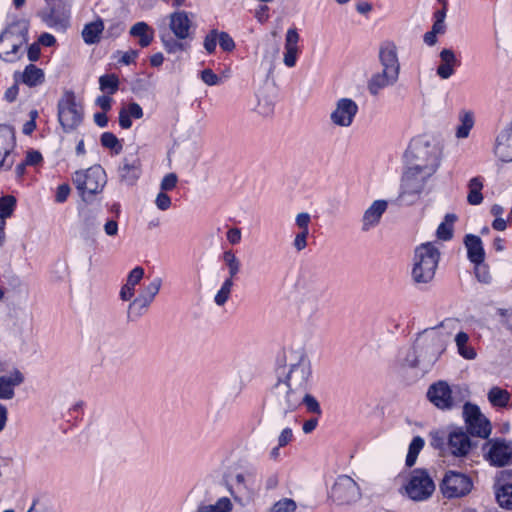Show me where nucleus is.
<instances>
[{
    "label": "nucleus",
    "mask_w": 512,
    "mask_h": 512,
    "mask_svg": "<svg viewBox=\"0 0 512 512\" xmlns=\"http://www.w3.org/2000/svg\"><path fill=\"white\" fill-rule=\"evenodd\" d=\"M29 28L30 22L27 19H14L9 23L2 34H6V37L13 43L20 51H23V46L28 44L29 41Z\"/></svg>",
    "instance_id": "obj_18"
},
{
    "label": "nucleus",
    "mask_w": 512,
    "mask_h": 512,
    "mask_svg": "<svg viewBox=\"0 0 512 512\" xmlns=\"http://www.w3.org/2000/svg\"><path fill=\"white\" fill-rule=\"evenodd\" d=\"M483 458L494 467H505L512 464V442L505 438H492L482 446Z\"/></svg>",
    "instance_id": "obj_10"
},
{
    "label": "nucleus",
    "mask_w": 512,
    "mask_h": 512,
    "mask_svg": "<svg viewBox=\"0 0 512 512\" xmlns=\"http://www.w3.org/2000/svg\"><path fill=\"white\" fill-rule=\"evenodd\" d=\"M302 404L305 405L308 412L314 413L317 415L322 414V410H321L319 402L313 395L308 394L307 391L303 393Z\"/></svg>",
    "instance_id": "obj_47"
},
{
    "label": "nucleus",
    "mask_w": 512,
    "mask_h": 512,
    "mask_svg": "<svg viewBox=\"0 0 512 512\" xmlns=\"http://www.w3.org/2000/svg\"><path fill=\"white\" fill-rule=\"evenodd\" d=\"M104 30V22L102 19L86 24L82 30V38L86 44L92 45L100 41V35Z\"/></svg>",
    "instance_id": "obj_34"
},
{
    "label": "nucleus",
    "mask_w": 512,
    "mask_h": 512,
    "mask_svg": "<svg viewBox=\"0 0 512 512\" xmlns=\"http://www.w3.org/2000/svg\"><path fill=\"white\" fill-rule=\"evenodd\" d=\"M72 181L83 201L89 202L92 196L103 190L107 179L104 169L100 165H94L86 170L76 171Z\"/></svg>",
    "instance_id": "obj_6"
},
{
    "label": "nucleus",
    "mask_w": 512,
    "mask_h": 512,
    "mask_svg": "<svg viewBox=\"0 0 512 512\" xmlns=\"http://www.w3.org/2000/svg\"><path fill=\"white\" fill-rule=\"evenodd\" d=\"M311 223V215L307 212L298 213L295 217V225L300 231L309 232V224Z\"/></svg>",
    "instance_id": "obj_56"
},
{
    "label": "nucleus",
    "mask_w": 512,
    "mask_h": 512,
    "mask_svg": "<svg viewBox=\"0 0 512 512\" xmlns=\"http://www.w3.org/2000/svg\"><path fill=\"white\" fill-rule=\"evenodd\" d=\"M299 34L295 28L287 30L285 37V53L283 62L284 64L292 68L296 65L298 48Z\"/></svg>",
    "instance_id": "obj_27"
},
{
    "label": "nucleus",
    "mask_w": 512,
    "mask_h": 512,
    "mask_svg": "<svg viewBox=\"0 0 512 512\" xmlns=\"http://www.w3.org/2000/svg\"><path fill=\"white\" fill-rule=\"evenodd\" d=\"M495 155L503 162L512 161V133L510 129H502L496 137Z\"/></svg>",
    "instance_id": "obj_24"
},
{
    "label": "nucleus",
    "mask_w": 512,
    "mask_h": 512,
    "mask_svg": "<svg viewBox=\"0 0 512 512\" xmlns=\"http://www.w3.org/2000/svg\"><path fill=\"white\" fill-rule=\"evenodd\" d=\"M309 233L310 232L308 231H299V233L295 235L292 245L297 252H300L307 247V238Z\"/></svg>",
    "instance_id": "obj_53"
},
{
    "label": "nucleus",
    "mask_w": 512,
    "mask_h": 512,
    "mask_svg": "<svg viewBox=\"0 0 512 512\" xmlns=\"http://www.w3.org/2000/svg\"><path fill=\"white\" fill-rule=\"evenodd\" d=\"M25 381L24 374L13 368L8 374L0 376V400H12L15 397V388Z\"/></svg>",
    "instance_id": "obj_20"
},
{
    "label": "nucleus",
    "mask_w": 512,
    "mask_h": 512,
    "mask_svg": "<svg viewBox=\"0 0 512 512\" xmlns=\"http://www.w3.org/2000/svg\"><path fill=\"white\" fill-rule=\"evenodd\" d=\"M440 252L431 242L416 247L413 258L412 279L416 284H427L435 276Z\"/></svg>",
    "instance_id": "obj_5"
},
{
    "label": "nucleus",
    "mask_w": 512,
    "mask_h": 512,
    "mask_svg": "<svg viewBox=\"0 0 512 512\" xmlns=\"http://www.w3.org/2000/svg\"><path fill=\"white\" fill-rule=\"evenodd\" d=\"M440 62L436 68V75L442 79H449L454 75L456 68L461 65L455 52L450 48H444L439 53Z\"/></svg>",
    "instance_id": "obj_21"
},
{
    "label": "nucleus",
    "mask_w": 512,
    "mask_h": 512,
    "mask_svg": "<svg viewBox=\"0 0 512 512\" xmlns=\"http://www.w3.org/2000/svg\"><path fill=\"white\" fill-rule=\"evenodd\" d=\"M15 82H21L28 87H36L41 85L45 80V75L42 69L34 64H29L25 67L22 73H14Z\"/></svg>",
    "instance_id": "obj_26"
},
{
    "label": "nucleus",
    "mask_w": 512,
    "mask_h": 512,
    "mask_svg": "<svg viewBox=\"0 0 512 512\" xmlns=\"http://www.w3.org/2000/svg\"><path fill=\"white\" fill-rule=\"evenodd\" d=\"M423 446H424L423 438H421L420 436H416L412 439V441L409 445L408 452L418 457Z\"/></svg>",
    "instance_id": "obj_61"
},
{
    "label": "nucleus",
    "mask_w": 512,
    "mask_h": 512,
    "mask_svg": "<svg viewBox=\"0 0 512 512\" xmlns=\"http://www.w3.org/2000/svg\"><path fill=\"white\" fill-rule=\"evenodd\" d=\"M416 163L407 167L401 179V189L397 201L401 205L417 202L424 191L427 180L440 165V150L425 142L413 148Z\"/></svg>",
    "instance_id": "obj_1"
},
{
    "label": "nucleus",
    "mask_w": 512,
    "mask_h": 512,
    "mask_svg": "<svg viewBox=\"0 0 512 512\" xmlns=\"http://www.w3.org/2000/svg\"><path fill=\"white\" fill-rule=\"evenodd\" d=\"M41 54V48L39 43H32L27 47V57L31 62H35L39 59Z\"/></svg>",
    "instance_id": "obj_62"
},
{
    "label": "nucleus",
    "mask_w": 512,
    "mask_h": 512,
    "mask_svg": "<svg viewBox=\"0 0 512 512\" xmlns=\"http://www.w3.org/2000/svg\"><path fill=\"white\" fill-rule=\"evenodd\" d=\"M151 302L140 294L129 304L127 317L130 321L139 319L144 313H146Z\"/></svg>",
    "instance_id": "obj_35"
},
{
    "label": "nucleus",
    "mask_w": 512,
    "mask_h": 512,
    "mask_svg": "<svg viewBox=\"0 0 512 512\" xmlns=\"http://www.w3.org/2000/svg\"><path fill=\"white\" fill-rule=\"evenodd\" d=\"M296 507L294 500L284 498L273 505L271 512H294Z\"/></svg>",
    "instance_id": "obj_51"
},
{
    "label": "nucleus",
    "mask_w": 512,
    "mask_h": 512,
    "mask_svg": "<svg viewBox=\"0 0 512 512\" xmlns=\"http://www.w3.org/2000/svg\"><path fill=\"white\" fill-rule=\"evenodd\" d=\"M100 142L103 147L112 150L116 155L122 151L123 146L121 142L112 132H104L100 137Z\"/></svg>",
    "instance_id": "obj_43"
},
{
    "label": "nucleus",
    "mask_w": 512,
    "mask_h": 512,
    "mask_svg": "<svg viewBox=\"0 0 512 512\" xmlns=\"http://www.w3.org/2000/svg\"><path fill=\"white\" fill-rule=\"evenodd\" d=\"M58 121L64 130L69 133L74 131L83 121V106L77 102L73 91H65L57 104Z\"/></svg>",
    "instance_id": "obj_8"
},
{
    "label": "nucleus",
    "mask_w": 512,
    "mask_h": 512,
    "mask_svg": "<svg viewBox=\"0 0 512 512\" xmlns=\"http://www.w3.org/2000/svg\"><path fill=\"white\" fill-rule=\"evenodd\" d=\"M23 51H20L10 40L6 34H0V58L5 62H16L23 56Z\"/></svg>",
    "instance_id": "obj_33"
},
{
    "label": "nucleus",
    "mask_w": 512,
    "mask_h": 512,
    "mask_svg": "<svg viewBox=\"0 0 512 512\" xmlns=\"http://www.w3.org/2000/svg\"><path fill=\"white\" fill-rule=\"evenodd\" d=\"M427 398L440 410H451L456 405L453 391L446 381H438L430 385Z\"/></svg>",
    "instance_id": "obj_16"
},
{
    "label": "nucleus",
    "mask_w": 512,
    "mask_h": 512,
    "mask_svg": "<svg viewBox=\"0 0 512 512\" xmlns=\"http://www.w3.org/2000/svg\"><path fill=\"white\" fill-rule=\"evenodd\" d=\"M171 198L168 196L165 191H162L158 193L155 199V204L157 208L161 211H166L171 206Z\"/></svg>",
    "instance_id": "obj_58"
},
{
    "label": "nucleus",
    "mask_w": 512,
    "mask_h": 512,
    "mask_svg": "<svg viewBox=\"0 0 512 512\" xmlns=\"http://www.w3.org/2000/svg\"><path fill=\"white\" fill-rule=\"evenodd\" d=\"M223 260L228 268L229 276L226 279L234 280V277L240 272L241 262L236 257L232 250H227L223 253Z\"/></svg>",
    "instance_id": "obj_41"
},
{
    "label": "nucleus",
    "mask_w": 512,
    "mask_h": 512,
    "mask_svg": "<svg viewBox=\"0 0 512 512\" xmlns=\"http://www.w3.org/2000/svg\"><path fill=\"white\" fill-rule=\"evenodd\" d=\"M487 398L493 407L506 408L509 405L510 393L505 389L494 386L488 391Z\"/></svg>",
    "instance_id": "obj_36"
},
{
    "label": "nucleus",
    "mask_w": 512,
    "mask_h": 512,
    "mask_svg": "<svg viewBox=\"0 0 512 512\" xmlns=\"http://www.w3.org/2000/svg\"><path fill=\"white\" fill-rule=\"evenodd\" d=\"M398 74L388 70H382L374 74L368 83V90L372 95H377L379 91L389 85H393L398 80Z\"/></svg>",
    "instance_id": "obj_29"
},
{
    "label": "nucleus",
    "mask_w": 512,
    "mask_h": 512,
    "mask_svg": "<svg viewBox=\"0 0 512 512\" xmlns=\"http://www.w3.org/2000/svg\"><path fill=\"white\" fill-rule=\"evenodd\" d=\"M43 160L42 154L36 150H30L26 154L25 164L29 166L38 165Z\"/></svg>",
    "instance_id": "obj_60"
},
{
    "label": "nucleus",
    "mask_w": 512,
    "mask_h": 512,
    "mask_svg": "<svg viewBox=\"0 0 512 512\" xmlns=\"http://www.w3.org/2000/svg\"><path fill=\"white\" fill-rule=\"evenodd\" d=\"M303 392L276 379L269 393L270 405L279 413L287 415L300 407Z\"/></svg>",
    "instance_id": "obj_7"
},
{
    "label": "nucleus",
    "mask_w": 512,
    "mask_h": 512,
    "mask_svg": "<svg viewBox=\"0 0 512 512\" xmlns=\"http://www.w3.org/2000/svg\"><path fill=\"white\" fill-rule=\"evenodd\" d=\"M143 115L142 107L136 102H131L120 110L119 125L122 129H129L132 126L131 118L141 119Z\"/></svg>",
    "instance_id": "obj_31"
},
{
    "label": "nucleus",
    "mask_w": 512,
    "mask_h": 512,
    "mask_svg": "<svg viewBox=\"0 0 512 512\" xmlns=\"http://www.w3.org/2000/svg\"><path fill=\"white\" fill-rule=\"evenodd\" d=\"M217 38H219L218 30L212 29L204 38L203 46L208 54H213L217 46Z\"/></svg>",
    "instance_id": "obj_50"
},
{
    "label": "nucleus",
    "mask_w": 512,
    "mask_h": 512,
    "mask_svg": "<svg viewBox=\"0 0 512 512\" xmlns=\"http://www.w3.org/2000/svg\"><path fill=\"white\" fill-rule=\"evenodd\" d=\"M358 105L351 98H340L330 114L331 122L338 127H350L358 113Z\"/></svg>",
    "instance_id": "obj_15"
},
{
    "label": "nucleus",
    "mask_w": 512,
    "mask_h": 512,
    "mask_svg": "<svg viewBox=\"0 0 512 512\" xmlns=\"http://www.w3.org/2000/svg\"><path fill=\"white\" fill-rule=\"evenodd\" d=\"M16 146V138L14 128L7 124H0V157L9 156Z\"/></svg>",
    "instance_id": "obj_30"
},
{
    "label": "nucleus",
    "mask_w": 512,
    "mask_h": 512,
    "mask_svg": "<svg viewBox=\"0 0 512 512\" xmlns=\"http://www.w3.org/2000/svg\"><path fill=\"white\" fill-rule=\"evenodd\" d=\"M50 280L53 283H62L69 277V266L64 260H57L52 265L50 272Z\"/></svg>",
    "instance_id": "obj_39"
},
{
    "label": "nucleus",
    "mask_w": 512,
    "mask_h": 512,
    "mask_svg": "<svg viewBox=\"0 0 512 512\" xmlns=\"http://www.w3.org/2000/svg\"><path fill=\"white\" fill-rule=\"evenodd\" d=\"M120 183L134 186L142 174V165L136 155L125 156L117 169Z\"/></svg>",
    "instance_id": "obj_17"
},
{
    "label": "nucleus",
    "mask_w": 512,
    "mask_h": 512,
    "mask_svg": "<svg viewBox=\"0 0 512 512\" xmlns=\"http://www.w3.org/2000/svg\"><path fill=\"white\" fill-rule=\"evenodd\" d=\"M70 186L66 183L64 184H61L57 187V190H56V195H55V202L57 203H64L69 194H70Z\"/></svg>",
    "instance_id": "obj_59"
},
{
    "label": "nucleus",
    "mask_w": 512,
    "mask_h": 512,
    "mask_svg": "<svg viewBox=\"0 0 512 512\" xmlns=\"http://www.w3.org/2000/svg\"><path fill=\"white\" fill-rule=\"evenodd\" d=\"M388 208V203L385 200H375L364 212L362 216V232H368L376 227Z\"/></svg>",
    "instance_id": "obj_22"
},
{
    "label": "nucleus",
    "mask_w": 512,
    "mask_h": 512,
    "mask_svg": "<svg viewBox=\"0 0 512 512\" xmlns=\"http://www.w3.org/2000/svg\"><path fill=\"white\" fill-rule=\"evenodd\" d=\"M138 55H139V52L137 50H129L122 54V56L118 60V62L121 64H124V65H130L132 63H135Z\"/></svg>",
    "instance_id": "obj_64"
},
{
    "label": "nucleus",
    "mask_w": 512,
    "mask_h": 512,
    "mask_svg": "<svg viewBox=\"0 0 512 512\" xmlns=\"http://www.w3.org/2000/svg\"><path fill=\"white\" fill-rule=\"evenodd\" d=\"M234 281L231 279H225L214 297V301L218 306H223L229 299Z\"/></svg>",
    "instance_id": "obj_44"
},
{
    "label": "nucleus",
    "mask_w": 512,
    "mask_h": 512,
    "mask_svg": "<svg viewBox=\"0 0 512 512\" xmlns=\"http://www.w3.org/2000/svg\"><path fill=\"white\" fill-rule=\"evenodd\" d=\"M464 245L467 250V258L473 264H482L485 259V250L482 240L474 234H467L464 237Z\"/></svg>",
    "instance_id": "obj_25"
},
{
    "label": "nucleus",
    "mask_w": 512,
    "mask_h": 512,
    "mask_svg": "<svg viewBox=\"0 0 512 512\" xmlns=\"http://www.w3.org/2000/svg\"><path fill=\"white\" fill-rule=\"evenodd\" d=\"M201 80L208 86H215L220 84L221 79L211 69L207 68L200 73Z\"/></svg>",
    "instance_id": "obj_52"
},
{
    "label": "nucleus",
    "mask_w": 512,
    "mask_h": 512,
    "mask_svg": "<svg viewBox=\"0 0 512 512\" xmlns=\"http://www.w3.org/2000/svg\"><path fill=\"white\" fill-rule=\"evenodd\" d=\"M360 496L358 484L348 475H340L331 489V497L338 504H350Z\"/></svg>",
    "instance_id": "obj_14"
},
{
    "label": "nucleus",
    "mask_w": 512,
    "mask_h": 512,
    "mask_svg": "<svg viewBox=\"0 0 512 512\" xmlns=\"http://www.w3.org/2000/svg\"><path fill=\"white\" fill-rule=\"evenodd\" d=\"M144 276V269L141 266H136L133 268L128 276L125 285L133 288L135 290L136 285L142 280Z\"/></svg>",
    "instance_id": "obj_49"
},
{
    "label": "nucleus",
    "mask_w": 512,
    "mask_h": 512,
    "mask_svg": "<svg viewBox=\"0 0 512 512\" xmlns=\"http://www.w3.org/2000/svg\"><path fill=\"white\" fill-rule=\"evenodd\" d=\"M475 265V276L479 282L488 284L491 281V276L486 265L482 264H474Z\"/></svg>",
    "instance_id": "obj_55"
},
{
    "label": "nucleus",
    "mask_w": 512,
    "mask_h": 512,
    "mask_svg": "<svg viewBox=\"0 0 512 512\" xmlns=\"http://www.w3.org/2000/svg\"><path fill=\"white\" fill-rule=\"evenodd\" d=\"M293 439V432L291 428H284L279 437H278V445L279 447H284L289 444Z\"/></svg>",
    "instance_id": "obj_63"
},
{
    "label": "nucleus",
    "mask_w": 512,
    "mask_h": 512,
    "mask_svg": "<svg viewBox=\"0 0 512 512\" xmlns=\"http://www.w3.org/2000/svg\"><path fill=\"white\" fill-rule=\"evenodd\" d=\"M469 192L467 195V201L471 205H479L483 201L482 188L483 182L480 177H474L469 181L468 184Z\"/></svg>",
    "instance_id": "obj_38"
},
{
    "label": "nucleus",
    "mask_w": 512,
    "mask_h": 512,
    "mask_svg": "<svg viewBox=\"0 0 512 512\" xmlns=\"http://www.w3.org/2000/svg\"><path fill=\"white\" fill-rule=\"evenodd\" d=\"M512 470H503L495 484V496L500 507L512 510Z\"/></svg>",
    "instance_id": "obj_19"
},
{
    "label": "nucleus",
    "mask_w": 512,
    "mask_h": 512,
    "mask_svg": "<svg viewBox=\"0 0 512 512\" xmlns=\"http://www.w3.org/2000/svg\"><path fill=\"white\" fill-rule=\"evenodd\" d=\"M457 320L447 318L440 324L420 332L404 361L411 368L428 371L446 350Z\"/></svg>",
    "instance_id": "obj_2"
},
{
    "label": "nucleus",
    "mask_w": 512,
    "mask_h": 512,
    "mask_svg": "<svg viewBox=\"0 0 512 512\" xmlns=\"http://www.w3.org/2000/svg\"><path fill=\"white\" fill-rule=\"evenodd\" d=\"M430 445L439 450L442 456L466 457L471 449L476 446L469 434L463 428H455L449 433L433 431L430 433Z\"/></svg>",
    "instance_id": "obj_4"
},
{
    "label": "nucleus",
    "mask_w": 512,
    "mask_h": 512,
    "mask_svg": "<svg viewBox=\"0 0 512 512\" xmlns=\"http://www.w3.org/2000/svg\"><path fill=\"white\" fill-rule=\"evenodd\" d=\"M287 365L275 369L276 379L287 383L301 392L308 390L311 378V363L308 356L301 350L290 351L286 356Z\"/></svg>",
    "instance_id": "obj_3"
},
{
    "label": "nucleus",
    "mask_w": 512,
    "mask_h": 512,
    "mask_svg": "<svg viewBox=\"0 0 512 512\" xmlns=\"http://www.w3.org/2000/svg\"><path fill=\"white\" fill-rule=\"evenodd\" d=\"M463 418L467 433L474 437L488 439L492 432L490 420L481 412L478 405L466 402L463 406Z\"/></svg>",
    "instance_id": "obj_11"
},
{
    "label": "nucleus",
    "mask_w": 512,
    "mask_h": 512,
    "mask_svg": "<svg viewBox=\"0 0 512 512\" xmlns=\"http://www.w3.org/2000/svg\"><path fill=\"white\" fill-rule=\"evenodd\" d=\"M100 89L109 95L115 94L119 89V79L115 74H105L99 78Z\"/></svg>",
    "instance_id": "obj_42"
},
{
    "label": "nucleus",
    "mask_w": 512,
    "mask_h": 512,
    "mask_svg": "<svg viewBox=\"0 0 512 512\" xmlns=\"http://www.w3.org/2000/svg\"><path fill=\"white\" fill-rule=\"evenodd\" d=\"M132 37L139 38V45L142 48L148 47L154 39V30L146 22L135 23L129 31Z\"/></svg>",
    "instance_id": "obj_32"
},
{
    "label": "nucleus",
    "mask_w": 512,
    "mask_h": 512,
    "mask_svg": "<svg viewBox=\"0 0 512 512\" xmlns=\"http://www.w3.org/2000/svg\"><path fill=\"white\" fill-rule=\"evenodd\" d=\"M170 29L178 39L189 36L191 21L185 11L174 12L170 15Z\"/></svg>",
    "instance_id": "obj_28"
},
{
    "label": "nucleus",
    "mask_w": 512,
    "mask_h": 512,
    "mask_svg": "<svg viewBox=\"0 0 512 512\" xmlns=\"http://www.w3.org/2000/svg\"><path fill=\"white\" fill-rule=\"evenodd\" d=\"M161 286L162 279L160 277H155L148 285L144 287L140 295L152 303L155 296L159 293Z\"/></svg>",
    "instance_id": "obj_45"
},
{
    "label": "nucleus",
    "mask_w": 512,
    "mask_h": 512,
    "mask_svg": "<svg viewBox=\"0 0 512 512\" xmlns=\"http://www.w3.org/2000/svg\"><path fill=\"white\" fill-rule=\"evenodd\" d=\"M16 206V199L14 196L7 195L0 198V214L10 217Z\"/></svg>",
    "instance_id": "obj_46"
},
{
    "label": "nucleus",
    "mask_w": 512,
    "mask_h": 512,
    "mask_svg": "<svg viewBox=\"0 0 512 512\" xmlns=\"http://www.w3.org/2000/svg\"><path fill=\"white\" fill-rule=\"evenodd\" d=\"M178 182V177L175 173H168L166 174L160 184V189L162 191H171L173 190Z\"/></svg>",
    "instance_id": "obj_54"
},
{
    "label": "nucleus",
    "mask_w": 512,
    "mask_h": 512,
    "mask_svg": "<svg viewBox=\"0 0 512 512\" xmlns=\"http://www.w3.org/2000/svg\"><path fill=\"white\" fill-rule=\"evenodd\" d=\"M233 504L228 497L219 498L215 504L199 505L195 512H231Z\"/></svg>",
    "instance_id": "obj_40"
},
{
    "label": "nucleus",
    "mask_w": 512,
    "mask_h": 512,
    "mask_svg": "<svg viewBox=\"0 0 512 512\" xmlns=\"http://www.w3.org/2000/svg\"><path fill=\"white\" fill-rule=\"evenodd\" d=\"M437 237L440 240L448 241L453 237V227L448 223H441L437 228Z\"/></svg>",
    "instance_id": "obj_57"
},
{
    "label": "nucleus",
    "mask_w": 512,
    "mask_h": 512,
    "mask_svg": "<svg viewBox=\"0 0 512 512\" xmlns=\"http://www.w3.org/2000/svg\"><path fill=\"white\" fill-rule=\"evenodd\" d=\"M460 124L456 129V137L459 139L467 138L474 126V114L471 111H461L459 114Z\"/></svg>",
    "instance_id": "obj_37"
},
{
    "label": "nucleus",
    "mask_w": 512,
    "mask_h": 512,
    "mask_svg": "<svg viewBox=\"0 0 512 512\" xmlns=\"http://www.w3.org/2000/svg\"><path fill=\"white\" fill-rule=\"evenodd\" d=\"M218 35L217 42L220 48L225 52H232L236 46L233 38L225 31H218Z\"/></svg>",
    "instance_id": "obj_48"
},
{
    "label": "nucleus",
    "mask_w": 512,
    "mask_h": 512,
    "mask_svg": "<svg viewBox=\"0 0 512 512\" xmlns=\"http://www.w3.org/2000/svg\"><path fill=\"white\" fill-rule=\"evenodd\" d=\"M46 7L38 16L49 28L66 30L70 24L72 0H44Z\"/></svg>",
    "instance_id": "obj_9"
},
{
    "label": "nucleus",
    "mask_w": 512,
    "mask_h": 512,
    "mask_svg": "<svg viewBox=\"0 0 512 512\" xmlns=\"http://www.w3.org/2000/svg\"><path fill=\"white\" fill-rule=\"evenodd\" d=\"M434 490L435 484L425 469L413 470L405 485L406 494L413 501L427 500Z\"/></svg>",
    "instance_id": "obj_12"
},
{
    "label": "nucleus",
    "mask_w": 512,
    "mask_h": 512,
    "mask_svg": "<svg viewBox=\"0 0 512 512\" xmlns=\"http://www.w3.org/2000/svg\"><path fill=\"white\" fill-rule=\"evenodd\" d=\"M379 60L384 70L399 75L400 63L398 59L397 46L392 41H384L379 48Z\"/></svg>",
    "instance_id": "obj_23"
},
{
    "label": "nucleus",
    "mask_w": 512,
    "mask_h": 512,
    "mask_svg": "<svg viewBox=\"0 0 512 512\" xmlns=\"http://www.w3.org/2000/svg\"><path fill=\"white\" fill-rule=\"evenodd\" d=\"M472 488L473 482L468 475L453 470L447 471L440 483V490L448 499L464 497Z\"/></svg>",
    "instance_id": "obj_13"
}]
</instances>
